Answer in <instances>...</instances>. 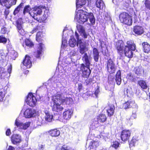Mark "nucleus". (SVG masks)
Segmentation results:
<instances>
[{
	"label": "nucleus",
	"mask_w": 150,
	"mask_h": 150,
	"mask_svg": "<svg viewBox=\"0 0 150 150\" xmlns=\"http://www.w3.org/2000/svg\"><path fill=\"white\" fill-rule=\"evenodd\" d=\"M52 100L51 105L52 110L57 112L61 111L63 109V107L61 105L62 103L69 105L72 104L73 102L71 98L67 97L63 98L62 95L59 94L53 96Z\"/></svg>",
	"instance_id": "obj_1"
},
{
	"label": "nucleus",
	"mask_w": 150,
	"mask_h": 150,
	"mask_svg": "<svg viewBox=\"0 0 150 150\" xmlns=\"http://www.w3.org/2000/svg\"><path fill=\"white\" fill-rule=\"evenodd\" d=\"M49 14V10L45 6H35L30 13V16L39 22L45 21Z\"/></svg>",
	"instance_id": "obj_2"
},
{
	"label": "nucleus",
	"mask_w": 150,
	"mask_h": 150,
	"mask_svg": "<svg viewBox=\"0 0 150 150\" xmlns=\"http://www.w3.org/2000/svg\"><path fill=\"white\" fill-rule=\"evenodd\" d=\"M75 18L78 22L81 24L87 22L89 24L88 22V19L92 25L94 24L95 22V19L93 13H88L83 10H78L76 12Z\"/></svg>",
	"instance_id": "obj_3"
},
{
	"label": "nucleus",
	"mask_w": 150,
	"mask_h": 150,
	"mask_svg": "<svg viewBox=\"0 0 150 150\" xmlns=\"http://www.w3.org/2000/svg\"><path fill=\"white\" fill-rule=\"evenodd\" d=\"M127 45L125 46L124 49V54L126 57L131 58L133 55L132 51L136 49V45L133 41L131 40L127 41Z\"/></svg>",
	"instance_id": "obj_4"
},
{
	"label": "nucleus",
	"mask_w": 150,
	"mask_h": 150,
	"mask_svg": "<svg viewBox=\"0 0 150 150\" xmlns=\"http://www.w3.org/2000/svg\"><path fill=\"white\" fill-rule=\"evenodd\" d=\"M75 35L77 40V46L78 47L79 44V45L80 48L79 52L81 54H83L88 50V49L86 47V43L83 42V40L82 39L79 38L78 35L76 32L75 33Z\"/></svg>",
	"instance_id": "obj_5"
},
{
	"label": "nucleus",
	"mask_w": 150,
	"mask_h": 150,
	"mask_svg": "<svg viewBox=\"0 0 150 150\" xmlns=\"http://www.w3.org/2000/svg\"><path fill=\"white\" fill-rule=\"evenodd\" d=\"M119 18L122 23L129 25H132V17L128 13H121Z\"/></svg>",
	"instance_id": "obj_6"
},
{
	"label": "nucleus",
	"mask_w": 150,
	"mask_h": 150,
	"mask_svg": "<svg viewBox=\"0 0 150 150\" xmlns=\"http://www.w3.org/2000/svg\"><path fill=\"white\" fill-rule=\"evenodd\" d=\"M23 113L24 116L26 118H30L35 116L37 115V111L34 109L27 108L26 110L23 109L22 111Z\"/></svg>",
	"instance_id": "obj_7"
},
{
	"label": "nucleus",
	"mask_w": 150,
	"mask_h": 150,
	"mask_svg": "<svg viewBox=\"0 0 150 150\" xmlns=\"http://www.w3.org/2000/svg\"><path fill=\"white\" fill-rule=\"evenodd\" d=\"M37 101L35 97L31 93H29L25 100L27 104L32 107H34L35 106Z\"/></svg>",
	"instance_id": "obj_8"
},
{
	"label": "nucleus",
	"mask_w": 150,
	"mask_h": 150,
	"mask_svg": "<svg viewBox=\"0 0 150 150\" xmlns=\"http://www.w3.org/2000/svg\"><path fill=\"white\" fill-rule=\"evenodd\" d=\"M132 108H133L137 109L138 106L135 103L134 101H128L123 104L122 108L127 109Z\"/></svg>",
	"instance_id": "obj_9"
},
{
	"label": "nucleus",
	"mask_w": 150,
	"mask_h": 150,
	"mask_svg": "<svg viewBox=\"0 0 150 150\" xmlns=\"http://www.w3.org/2000/svg\"><path fill=\"white\" fill-rule=\"evenodd\" d=\"M15 124L16 126L20 129H26L29 127L30 122H27L23 123L20 122L19 120L16 119L15 120Z\"/></svg>",
	"instance_id": "obj_10"
},
{
	"label": "nucleus",
	"mask_w": 150,
	"mask_h": 150,
	"mask_svg": "<svg viewBox=\"0 0 150 150\" xmlns=\"http://www.w3.org/2000/svg\"><path fill=\"white\" fill-rule=\"evenodd\" d=\"M131 132L129 130H124L121 132V138L122 140L125 141L128 140L130 137Z\"/></svg>",
	"instance_id": "obj_11"
},
{
	"label": "nucleus",
	"mask_w": 150,
	"mask_h": 150,
	"mask_svg": "<svg viewBox=\"0 0 150 150\" xmlns=\"http://www.w3.org/2000/svg\"><path fill=\"white\" fill-rule=\"evenodd\" d=\"M12 70V66H9L7 69V72L0 74V79H8L10 76Z\"/></svg>",
	"instance_id": "obj_12"
},
{
	"label": "nucleus",
	"mask_w": 150,
	"mask_h": 150,
	"mask_svg": "<svg viewBox=\"0 0 150 150\" xmlns=\"http://www.w3.org/2000/svg\"><path fill=\"white\" fill-rule=\"evenodd\" d=\"M124 43L122 40H119L117 43L116 48L118 52L120 55H122L123 53V48L124 47Z\"/></svg>",
	"instance_id": "obj_13"
},
{
	"label": "nucleus",
	"mask_w": 150,
	"mask_h": 150,
	"mask_svg": "<svg viewBox=\"0 0 150 150\" xmlns=\"http://www.w3.org/2000/svg\"><path fill=\"white\" fill-rule=\"evenodd\" d=\"M77 28L81 35L83 38H86L89 35L88 33L85 32V28L83 26L79 25L77 27Z\"/></svg>",
	"instance_id": "obj_14"
},
{
	"label": "nucleus",
	"mask_w": 150,
	"mask_h": 150,
	"mask_svg": "<svg viewBox=\"0 0 150 150\" xmlns=\"http://www.w3.org/2000/svg\"><path fill=\"white\" fill-rule=\"evenodd\" d=\"M133 31L135 34L141 35L144 33V28L140 26H135L133 28Z\"/></svg>",
	"instance_id": "obj_15"
},
{
	"label": "nucleus",
	"mask_w": 150,
	"mask_h": 150,
	"mask_svg": "<svg viewBox=\"0 0 150 150\" xmlns=\"http://www.w3.org/2000/svg\"><path fill=\"white\" fill-rule=\"evenodd\" d=\"M44 112L45 115V118L46 121L48 122H51L54 120V117H53L52 115L50 113L48 110L45 109L44 110Z\"/></svg>",
	"instance_id": "obj_16"
},
{
	"label": "nucleus",
	"mask_w": 150,
	"mask_h": 150,
	"mask_svg": "<svg viewBox=\"0 0 150 150\" xmlns=\"http://www.w3.org/2000/svg\"><path fill=\"white\" fill-rule=\"evenodd\" d=\"M80 67V69L83 72V77L86 78L88 77L90 73V70L89 67V66Z\"/></svg>",
	"instance_id": "obj_17"
},
{
	"label": "nucleus",
	"mask_w": 150,
	"mask_h": 150,
	"mask_svg": "<svg viewBox=\"0 0 150 150\" xmlns=\"http://www.w3.org/2000/svg\"><path fill=\"white\" fill-rule=\"evenodd\" d=\"M11 141L14 144L19 143L21 142V137L20 135L14 134L12 135L11 138Z\"/></svg>",
	"instance_id": "obj_18"
},
{
	"label": "nucleus",
	"mask_w": 150,
	"mask_h": 150,
	"mask_svg": "<svg viewBox=\"0 0 150 150\" xmlns=\"http://www.w3.org/2000/svg\"><path fill=\"white\" fill-rule=\"evenodd\" d=\"M0 102L3 101L4 100L5 94L6 93V90H7L8 86H5L3 88V86L1 87L0 86Z\"/></svg>",
	"instance_id": "obj_19"
},
{
	"label": "nucleus",
	"mask_w": 150,
	"mask_h": 150,
	"mask_svg": "<svg viewBox=\"0 0 150 150\" xmlns=\"http://www.w3.org/2000/svg\"><path fill=\"white\" fill-rule=\"evenodd\" d=\"M73 112L71 109L65 110L63 113V117L64 119L66 120H69L72 115Z\"/></svg>",
	"instance_id": "obj_20"
},
{
	"label": "nucleus",
	"mask_w": 150,
	"mask_h": 150,
	"mask_svg": "<svg viewBox=\"0 0 150 150\" xmlns=\"http://www.w3.org/2000/svg\"><path fill=\"white\" fill-rule=\"evenodd\" d=\"M44 47V45L42 43H40L38 45V48L36 52V57L37 58L40 57Z\"/></svg>",
	"instance_id": "obj_21"
},
{
	"label": "nucleus",
	"mask_w": 150,
	"mask_h": 150,
	"mask_svg": "<svg viewBox=\"0 0 150 150\" xmlns=\"http://www.w3.org/2000/svg\"><path fill=\"white\" fill-rule=\"evenodd\" d=\"M108 116H111L113 115L114 113L115 107L114 105H109L106 108Z\"/></svg>",
	"instance_id": "obj_22"
},
{
	"label": "nucleus",
	"mask_w": 150,
	"mask_h": 150,
	"mask_svg": "<svg viewBox=\"0 0 150 150\" xmlns=\"http://www.w3.org/2000/svg\"><path fill=\"white\" fill-rule=\"evenodd\" d=\"M131 4V1L130 0H121V1H120L119 4L116 5H119L120 4V5H123L124 7L127 8H129L131 9L130 8H129L130 5Z\"/></svg>",
	"instance_id": "obj_23"
},
{
	"label": "nucleus",
	"mask_w": 150,
	"mask_h": 150,
	"mask_svg": "<svg viewBox=\"0 0 150 150\" xmlns=\"http://www.w3.org/2000/svg\"><path fill=\"white\" fill-rule=\"evenodd\" d=\"M18 56V53L13 50H11L9 51L8 57L9 59L12 60H15Z\"/></svg>",
	"instance_id": "obj_24"
},
{
	"label": "nucleus",
	"mask_w": 150,
	"mask_h": 150,
	"mask_svg": "<svg viewBox=\"0 0 150 150\" xmlns=\"http://www.w3.org/2000/svg\"><path fill=\"white\" fill-rule=\"evenodd\" d=\"M67 40H63L62 41V45L61 46V49L60 51V57L63 56V54L64 53L66 54L67 52L66 50L64 51V49L67 46Z\"/></svg>",
	"instance_id": "obj_25"
},
{
	"label": "nucleus",
	"mask_w": 150,
	"mask_h": 150,
	"mask_svg": "<svg viewBox=\"0 0 150 150\" xmlns=\"http://www.w3.org/2000/svg\"><path fill=\"white\" fill-rule=\"evenodd\" d=\"M30 59V57L28 55H27L25 56V58L22 62L24 66H31L32 64Z\"/></svg>",
	"instance_id": "obj_26"
},
{
	"label": "nucleus",
	"mask_w": 150,
	"mask_h": 150,
	"mask_svg": "<svg viewBox=\"0 0 150 150\" xmlns=\"http://www.w3.org/2000/svg\"><path fill=\"white\" fill-rule=\"evenodd\" d=\"M121 71L119 70L117 72L115 76V81L117 84L118 85H120L121 83Z\"/></svg>",
	"instance_id": "obj_27"
},
{
	"label": "nucleus",
	"mask_w": 150,
	"mask_h": 150,
	"mask_svg": "<svg viewBox=\"0 0 150 150\" xmlns=\"http://www.w3.org/2000/svg\"><path fill=\"white\" fill-rule=\"evenodd\" d=\"M49 133L52 137H57L60 135V132L57 129H54L50 130L49 131Z\"/></svg>",
	"instance_id": "obj_28"
},
{
	"label": "nucleus",
	"mask_w": 150,
	"mask_h": 150,
	"mask_svg": "<svg viewBox=\"0 0 150 150\" xmlns=\"http://www.w3.org/2000/svg\"><path fill=\"white\" fill-rule=\"evenodd\" d=\"M96 118L98 122H103L106 120L107 117L105 114L102 113L98 116Z\"/></svg>",
	"instance_id": "obj_29"
},
{
	"label": "nucleus",
	"mask_w": 150,
	"mask_h": 150,
	"mask_svg": "<svg viewBox=\"0 0 150 150\" xmlns=\"http://www.w3.org/2000/svg\"><path fill=\"white\" fill-rule=\"evenodd\" d=\"M93 52L94 60L96 62H98L99 57V53L98 50L95 48H94Z\"/></svg>",
	"instance_id": "obj_30"
},
{
	"label": "nucleus",
	"mask_w": 150,
	"mask_h": 150,
	"mask_svg": "<svg viewBox=\"0 0 150 150\" xmlns=\"http://www.w3.org/2000/svg\"><path fill=\"white\" fill-rule=\"evenodd\" d=\"M77 42H76V39L74 38V36H71L69 42V44L70 47H74L76 45H77Z\"/></svg>",
	"instance_id": "obj_31"
},
{
	"label": "nucleus",
	"mask_w": 150,
	"mask_h": 150,
	"mask_svg": "<svg viewBox=\"0 0 150 150\" xmlns=\"http://www.w3.org/2000/svg\"><path fill=\"white\" fill-rule=\"evenodd\" d=\"M38 21L36 22H33L31 23V25L33 27H34L33 30L31 32L32 33H34L36 32L37 31L39 30L40 26L38 25Z\"/></svg>",
	"instance_id": "obj_32"
},
{
	"label": "nucleus",
	"mask_w": 150,
	"mask_h": 150,
	"mask_svg": "<svg viewBox=\"0 0 150 150\" xmlns=\"http://www.w3.org/2000/svg\"><path fill=\"white\" fill-rule=\"evenodd\" d=\"M144 48V52L148 53L150 51V45L147 42H144L142 44Z\"/></svg>",
	"instance_id": "obj_33"
},
{
	"label": "nucleus",
	"mask_w": 150,
	"mask_h": 150,
	"mask_svg": "<svg viewBox=\"0 0 150 150\" xmlns=\"http://www.w3.org/2000/svg\"><path fill=\"white\" fill-rule=\"evenodd\" d=\"M128 79L132 82H135L139 77H136L131 73H129L127 75Z\"/></svg>",
	"instance_id": "obj_34"
},
{
	"label": "nucleus",
	"mask_w": 150,
	"mask_h": 150,
	"mask_svg": "<svg viewBox=\"0 0 150 150\" xmlns=\"http://www.w3.org/2000/svg\"><path fill=\"white\" fill-rule=\"evenodd\" d=\"M135 69L136 74L137 75H141L144 72V70L141 66H137Z\"/></svg>",
	"instance_id": "obj_35"
},
{
	"label": "nucleus",
	"mask_w": 150,
	"mask_h": 150,
	"mask_svg": "<svg viewBox=\"0 0 150 150\" xmlns=\"http://www.w3.org/2000/svg\"><path fill=\"white\" fill-rule=\"evenodd\" d=\"M138 84L141 88L144 89H146L148 86L146 83L144 81L140 80L138 81Z\"/></svg>",
	"instance_id": "obj_36"
},
{
	"label": "nucleus",
	"mask_w": 150,
	"mask_h": 150,
	"mask_svg": "<svg viewBox=\"0 0 150 150\" xmlns=\"http://www.w3.org/2000/svg\"><path fill=\"white\" fill-rule=\"evenodd\" d=\"M89 145L90 149H93L94 150L98 146L99 144L97 141H92L90 142Z\"/></svg>",
	"instance_id": "obj_37"
},
{
	"label": "nucleus",
	"mask_w": 150,
	"mask_h": 150,
	"mask_svg": "<svg viewBox=\"0 0 150 150\" xmlns=\"http://www.w3.org/2000/svg\"><path fill=\"white\" fill-rule=\"evenodd\" d=\"M6 56V53H5L4 51L1 49L0 50V61L3 62Z\"/></svg>",
	"instance_id": "obj_38"
},
{
	"label": "nucleus",
	"mask_w": 150,
	"mask_h": 150,
	"mask_svg": "<svg viewBox=\"0 0 150 150\" xmlns=\"http://www.w3.org/2000/svg\"><path fill=\"white\" fill-rule=\"evenodd\" d=\"M98 120L95 118L93 121L91 125L92 127V128L94 129L95 128L98 127L99 125V122Z\"/></svg>",
	"instance_id": "obj_39"
},
{
	"label": "nucleus",
	"mask_w": 150,
	"mask_h": 150,
	"mask_svg": "<svg viewBox=\"0 0 150 150\" xmlns=\"http://www.w3.org/2000/svg\"><path fill=\"white\" fill-rule=\"evenodd\" d=\"M23 6V3H21L15 9L13 12V14L16 15L20 11L21 8Z\"/></svg>",
	"instance_id": "obj_40"
},
{
	"label": "nucleus",
	"mask_w": 150,
	"mask_h": 150,
	"mask_svg": "<svg viewBox=\"0 0 150 150\" xmlns=\"http://www.w3.org/2000/svg\"><path fill=\"white\" fill-rule=\"evenodd\" d=\"M24 43L26 46L29 47H31L34 45L33 43L29 39L25 40Z\"/></svg>",
	"instance_id": "obj_41"
},
{
	"label": "nucleus",
	"mask_w": 150,
	"mask_h": 150,
	"mask_svg": "<svg viewBox=\"0 0 150 150\" xmlns=\"http://www.w3.org/2000/svg\"><path fill=\"white\" fill-rule=\"evenodd\" d=\"M31 10V8L29 5L26 6L24 8L23 12V14L25 15L26 13H28L30 15L31 13H30V11Z\"/></svg>",
	"instance_id": "obj_42"
},
{
	"label": "nucleus",
	"mask_w": 150,
	"mask_h": 150,
	"mask_svg": "<svg viewBox=\"0 0 150 150\" xmlns=\"http://www.w3.org/2000/svg\"><path fill=\"white\" fill-rule=\"evenodd\" d=\"M84 54L83 57V59L84 61L85 64L86 66H89L90 63L88 59L87 54L85 52Z\"/></svg>",
	"instance_id": "obj_43"
},
{
	"label": "nucleus",
	"mask_w": 150,
	"mask_h": 150,
	"mask_svg": "<svg viewBox=\"0 0 150 150\" xmlns=\"http://www.w3.org/2000/svg\"><path fill=\"white\" fill-rule=\"evenodd\" d=\"M9 0H0V4L3 6H5L7 8L10 7V6L8 5Z\"/></svg>",
	"instance_id": "obj_44"
},
{
	"label": "nucleus",
	"mask_w": 150,
	"mask_h": 150,
	"mask_svg": "<svg viewBox=\"0 0 150 150\" xmlns=\"http://www.w3.org/2000/svg\"><path fill=\"white\" fill-rule=\"evenodd\" d=\"M107 67L108 71L109 73L112 74L115 72V68L114 66H107Z\"/></svg>",
	"instance_id": "obj_45"
},
{
	"label": "nucleus",
	"mask_w": 150,
	"mask_h": 150,
	"mask_svg": "<svg viewBox=\"0 0 150 150\" xmlns=\"http://www.w3.org/2000/svg\"><path fill=\"white\" fill-rule=\"evenodd\" d=\"M17 27L18 31L23 29L21 20H19L17 21Z\"/></svg>",
	"instance_id": "obj_46"
},
{
	"label": "nucleus",
	"mask_w": 150,
	"mask_h": 150,
	"mask_svg": "<svg viewBox=\"0 0 150 150\" xmlns=\"http://www.w3.org/2000/svg\"><path fill=\"white\" fill-rule=\"evenodd\" d=\"M133 6L136 11H137L139 7V4L138 1L136 0H133Z\"/></svg>",
	"instance_id": "obj_47"
},
{
	"label": "nucleus",
	"mask_w": 150,
	"mask_h": 150,
	"mask_svg": "<svg viewBox=\"0 0 150 150\" xmlns=\"http://www.w3.org/2000/svg\"><path fill=\"white\" fill-rule=\"evenodd\" d=\"M114 80V77L113 76L110 75L108 76V82L110 84L112 83Z\"/></svg>",
	"instance_id": "obj_48"
},
{
	"label": "nucleus",
	"mask_w": 150,
	"mask_h": 150,
	"mask_svg": "<svg viewBox=\"0 0 150 150\" xmlns=\"http://www.w3.org/2000/svg\"><path fill=\"white\" fill-rule=\"evenodd\" d=\"M30 67V66H22L21 69L26 74L28 73L29 71L28 70H26V69Z\"/></svg>",
	"instance_id": "obj_49"
},
{
	"label": "nucleus",
	"mask_w": 150,
	"mask_h": 150,
	"mask_svg": "<svg viewBox=\"0 0 150 150\" xmlns=\"http://www.w3.org/2000/svg\"><path fill=\"white\" fill-rule=\"evenodd\" d=\"M7 42V39L4 37L2 36H0V43H3L5 44Z\"/></svg>",
	"instance_id": "obj_50"
},
{
	"label": "nucleus",
	"mask_w": 150,
	"mask_h": 150,
	"mask_svg": "<svg viewBox=\"0 0 150 150\" xmlns=\"http://www.w3.org/2000/svg\"><path fill=\"white\" fill-rule=\"evenodd\" d=\"M67 88L64 87L63 86H62L60 87V91L61 93H67Z\"/></svg>",
	"instance_id": "obj_51"
},
{
	"label": "nucleus",
	"mask_w": 150,
	"mask_h": 150,
	"mask_svg": "<svg viewBox=\"0 0 150 150\" xmlns=\"http://www.w3.org/2000/svg\"><path fill=\"white\" fill-rule=\"evenodd\" d=\"M104 19L106 21H108L110 22L112 21L110 16L107 13L105 14V17Z\"/></svg>",
	"instance_id": "obj_52"
},
{
	"label": "nucleus",
	"mask_w": 150,
	"mask_h": 150,
	"mask_svg": "<svg viewBox=\"0 0 150 150\" xmlns=\"http://www.w3.org/2000/svg\"><path fill=\"white\" fill-rule=\"evenodd\" d=\"M42 121L43 119L40 116H38L37 122V125H40L42 124Z\"/></svg>",
	"instance_id": "obj_53"
},
{
	"label": "nucleus",
	"mask_w": 150,
	"mask_h": 150,
	"mask_svg": "<svg viewBox=\"0 0 150 150\" xmlns=\"http://www.w3.org/2000/svg\"><path fill=\"white\" fill-rule=\"evenodd\" d=\"M119 144L120 143L118 142L115 141L113 142L112 146V147L116 149L119 147Z\"/></svg>",
	"instance_id": "obj_54"
},
{
	"label": "nucleus",
	"mask_w": 150,
	"mask_h": 150,
	"mask_svg": "<svg viewBox=\"0 0 150 150\" xmlns=\"http://www.w3.org/2000/svg\"><path fill=\"white\" fill-rule=\"evenodd\" d=\"M77 51L75 49L72 50L70 52L69 55L71 57L75 56L76 54Z\"/></svg>",
	"instance_id": "obj_55"
},
{
	"label": "nucleus",
	"mask_w": 150,
	"mask_h": 150,
	"mask_svg": "<svg viewBox=\"0 0 150 150\" xmlns=\"http://www.w3.org/2000/svg\"><path fill=\"white\" fill-rule=\"evenodd\" d=\"M17 0H9L8 2V6H10L12 5H14L16 4Z\"/></svg>",
	"instance_id": "obj_56"
},
{
	"label": "nucleus",
	"mask_w": 150,
	"mask_h": 150,
	"mask_svg": "<svg viewBox=\"0 0 150 150\" xmlns=\"http://www.w3.org/2000/svg\"><path fill=\"white\" fill-rule=\"evenodd\" d=\"M42 33L41 32H38L37 33V34L36 35V40L37 41H38L40 40V38L41 36V35Z\"/></svg>",
	"instance_id": "obj_57"
},
{
	"label": "nucleus",
	"mask_w": 150,
	"mask_h": 150,
	"mask_svg": "<svg viewBox=\"0 0 150 150\" xmlns=\"http://www.w3.org/2000/svg\"><path fill=\"white\" fill-rule=\"evenodd\" d=\"M136 142V139L133 138L132 140L129 143L130 147L132 146H134L135 144V143Z\"/></svg>",
	"instance_id": "obj_58"
},
{
	"label": "nucleus",
	"mask_w": 150,
	"mask_h": 150,
	"mask_svg": "<svg viewBox=\"0 0 150 150\" xmlns=\"http://www.w3.org/2000/svg\"><path fill=\"white\" fill-rule=\"evenodd\" d=\"M135 110H133L132 111V117H133L134 119L136 117V112L137 109H134Z\"/></svg>",
	"instance_id": "obj_59"
},
{
	"label": "nucleus",
	"mask_w": 150,
	"mask_h": 150,
	"mask_svg": "<svg viewBox=\"0 0 150 150\" xmlns=\"http://www.w3.org/2000/svg\"><path fill=\"white\" fill-rule=\"evenodd\" d=\"M6 70L4 67L1 66L0 67V74L6 72Z\"/></svg>",
	"instance_id": "obj_60"
},
{
	"label": "nucleus",
	"mask_w": 150,
	"mask_h": 150,
	"mask_svg": "<svg viewBox=\"0 0 150 150\" xmlns=\"http://www.w3.org/2000/svg\"><path fill=\"white\" fill-rule=\"evenodd\" d=\"M113 62L112 60L110 59L108 60L107 62V66H113Z\"/></svg>",
	"instance_id": "obj_61"
},
{
	"label": "nucleus",
	"mask_w": 150,
	"mask_h": 150,
	"mask_svg": "<svg viewBox=\"0 0 150 150\" xmlns=\"http://www.w3.org/2000/svg\"><path fill=\"white\" fill-rule=\"evenodd\" d=\"M18 31L20 34L22 35L23 36L25 35V33L23 29L20 30Z\"/></svg>",
	"instance_id": "obj_62"
},
{
	"label": "nucleus",
	"mask_w": 150,
	"mask_h": 150,
	"mask_svg": "<svg viewBox=\"0 0 150 150\" xmlns=\"http://www.w3.org/2000/svg\"><path fill=\"white\" fill-rule=\"evenodd\" d=\"M92 81L91 79H89L86 81L85 83L86 85L90 84L92 83Z\"/></svg>",
	"instance_id": "obj_63"
},
{
	"label": "nucleus",
	"mask_w": 150,
	"mask_h": 150,
	"mask_svg": "<svg viewBox=\"0 0 150 150\" xmlns=\"http://www.w3.org/2000/svg\"><path fill=\"white\" fill-rule=\"evenodd\" d=\"M45 147V145L43 144H39V149L40 150H43Z\"/></svg>",
	"instance_id": "obj_64"
}]
</instances>
